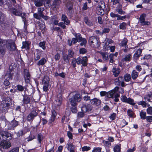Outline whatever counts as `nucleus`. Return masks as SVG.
<instances>
[{
  "instance_id": "a19ab883",
  "label": "nucleus",
  "mask_w": 152,
  "mask_h": 152,
  "mask_svg": "<svg viewBox=\"0 0 152 152\" xmlns=\"http://www.w3.org/2000/svg\"><path fill=\"white\" fill-rule=\"evenodd\" d=\"M68 150H73L75 148V145L70 143H68L66 145Z\"/></svg>"
},
{
  "instance_id": "6ab92c4d",
  "label": "nucleus",
  "mask_w": 152,
  "mask_h": 152,
  "mask_svg": "<svg viewBox=\"0 0 152 152\" xmlns=\"http://www.w3.org/2000/svg\"><path fill=\"white\" fill-rule=\"evenodd\" d=\"M62 21H63L64 24L67 25H70V21L68 19L67 17L64 14H62L61 16Z\"/></svg>"
},
{
  "instance_id": "6e6d98bb",
  "label": "nucleus",
  "mask_w": 152,
  "mask_h": 152,
  "mask_svg": "<svg viewBox=\"0 0 152 152\" xmlns=\"http://www.w3.org/2000/svg\"><path fill=\"white\" fill-rule=\"evenodd\" d=\"M114 56V54H111L109 55V57L110 58V62L113 63L115 61L113 60Z\"/></svg>"
},
{
  "instance_id": "f8f14e48",
  "label": "nucleus",
  "mask_w": 152,
  "mask_h": 152,
  "mask_svg": "<svg viewBox=\"0 0 152 152\" xmlns=\"http://www.w3.org/2000/svg\"><path fill=\"white\" fill-rule=\"evenodd\" d=\"M61 3V0H54L52 1L51 6L53 9L56 10L59 8Z\"/></svg>"
},
{
  "instance_id": "a878e982",
  "label": "nucleus",
  "mask_w": 152,
  "mask_h": 152,
  "mask_svg": "<svg viewBox=\"0 0 152 152\" xmlns=\"http://www.w3.org/2000/svg\"><path fill=\"white\" fill-rule=\"evenodd\" d=\"M84 20L86 24L89 26H92L93 25L92 22L87 17H85L84 18Z\"/></svg>"
},
{
  "instance_id": "72a5a7b5",
  "label": "nucleus",
  "mask_w": 152,
  "mask_h": 152,
  "mask_svg": "<svg viewBox=\"0 0 152 152\" xmlns=\"http://www.w3.org/2000/svg\"><path fill=\"white\" fill-rule=\"evenodd\" d=\"M49 81V77L48 76H45L43 79L42 83L43 84H48Z\"/></svg>"
},
{
  "instance_id": "bb28decb",
  "label": "nucleus",
  "mask_w": 152,
  "mask_h": 152,
  "mask_svg": "<svg viewBox=\"0 0 152 152\" xmlns=\"http://www.w3.org/2000/svg\"><path fill=\"white\" fill-rule=\"evenodd\" d=\"M138 76V73L135 70H133L131 73V76L133 80H135Z\"/></svg>"
},
{
  "instance_id": "0eeeda50",
  "label": "nucleus",
  "mask_w": 152,
  "mask_h": 152,
  "mask_svg": "<svg viewBox=\"0 0 152 152\" xmlns=\"http://www.w3.org/2000/svg\"><path fill=\"white\" fill-rule=\"evenodd\" d=\"M115 85L118 86H121L122 87H125L126 86L125 83L123 81V77L122 76H119L115 80Z\"/></svg>"
},
{
  "instance_id": "473e14b6",
  "label": "nucleus",
  "mask_w": 152,
  "mask_h": 152,
  "mask_svg": "<svg viewBox=\"0 0 152 152\" xmlns=\"http://www.w3.org/2000/svg\"><path fill=\"white\" fill-rule=\"evenodd\" d=\"M22 48H26L27 49H29L30 48V44L27 42H23Z\"/></svg>"
},
{
  "instance_id": "f257e3e1",
  "label": "nucleus",
  "mask_w": 152,
  "mask_h": 152,
  "mask_svg": "<svg viewBox=\"0 0 152 152\" xmlns=\"http://www.w3.org/2000/svg\"><path fill=\"white\" fill-rule=\"evenodd\" d=\"M9 10L12 14L15 16H21L24 24H25L27 22L26 20V15L25 13H22L21 11H18L16 9L13 7L10 9Z\"/></svg>"
},
{
  "instance_id": "e2e57ef3",
  "label": "nucleus",
  "mask_w": 152,
  "mask_h": 152,
  "mask_svg": "<svg viewBox=\"0 0 152 152\" xmlns=\"http://www.w3.org/2000/svg\"><path fill=\"white\" fill-rule=\"evenodd\" d=\"M34 18L38 20H40L41 17L39 12L34 14Z\"/></svg>"
},
{
  "instance_id": "cd10ccee",
  "label": "nucleus",
  "mask_w": 152,
  "mask_h": 152,
  "mask_svg": "<svg viewBox=\"0 0 152 152\" xmlns=\"http://www.w3.org/2000/svg\"><path fill=\"white\" fill-rule=\"evenodd\" d=\"M34 4L37 7H40L43 4V0H35L34 2Z\"/></svg>"
},
{
  "instance_id": "774afa93",
  "label": "nucleus",
  "mask_w": 152,
  "mask_h": 152,
  "mask_svg": "<svg viewBox=\"0 0 152 152\" xmlns=\"http://www.w3.org/2000/svg\"><path fill=\"white\" fill-rule=\"evenodd\" d=\"M80 53L81 54H84L87 52V50L85 48H82L80 49Z\"/></svg>"
},
{
  "instance_id": "6e6552de",
  "label": "nucleus",
  "mask_w": 152,
  "mask_h": 152,
  "mask_svg": "<svg viewBox=\"0 0 152 152\" xmlns=\"http://www.w3.org/2000/svg\"><path fill=\"white\" fill-rule=\"evenodd\" d=\"M10 99L9 97L6 98L4 100L2 101L0 105V107H2L3 108L7 109V108L10 106ZM5 110V109H4V110Z\"/></svg>"
},
{
  "instance_id": "4468645a",
  "label": "nucleus",
  "mask_w": 152,
  "mask_h": 152,
  "mask_svg": "<svg viewBox=\"0 0 152 152\" xmlns=\"http://www.w3.org/2000/svg\"><path fill=\"white\" fill-rule=\"evenodd\" d=\"M6 43L7 48L10 50L13 51L15 50L16 47L15 43L13 42H10Z\"/></svg>"
},
{
  "instance_id": "5fc2aeb1",
  "label": "nucleus",
  "mask_w": 152,
  "mask_h": 152,
  "mask_svg": "<svg viewBox=\"0 0 152 152\" xmlns=\"http://www.w3.org/2000/svg\"><path fill=\"white\" fill-rule=\"evenodd\" d=\"M120 146L119 145H116L114 148V152H120Z\"/></svg>"
},
{
  "instance_id": "7ed1b4c3",
  "label": "nucleus",
  "mask_w": 152,
  "mask_h": 152,
  "mask_svg": "<svg viewBox=\"0 0 152 152\" xmlns=\"http://www.w3.org/2000/svg\"><path fill=\"white\" fill-rule=\"evenodd\" d=\"M80 106L81 108V110L84 112L90 111L93 108L91 105L89 104H87L86 103L84 102H82L80 105Z\"/></svg>"
},
{
  "instance_id": "09e8293b",
  "label": "nucleus",
  "mask_w": 152,
  "mask_h": 152,
  "mask_svg": "<svg viewBox=\"0 0 152 152\" xmlns=\"http://www.w3.org/2000/svg\"><path fill=\"white\" fill-rule=\"evenodd\" d=\"M103 59L105 61H108L109 59L108 55L104 53H102L101 54Z\"/></svg>"
},
{
  "instance_id": "37998d69",
  "label": "nucleus",
  "mask_w": 152,
  "mask_h": 152,
  "mask_svg": "<svg viewBox=\"0 0 152 152\" xmlns=\"http://www.w3.org/2000/svg\"><path fill=\"white\" fill-rule=\"evenodd\" d=\"M132 58V56L130 54H129L128 55H126L125 56V57L123 59V60L124 61H130Z\"/></svg>"
},
{
  "instance_id": "423d86ee",
  "label": "nucleus",
  "mask_w": 152,
  "mask_h": 152,
  "mask_svg": "<svg viewBox=\"0 0 152 152\" xmlns=\"http://www.w3.org/2000/svg\"><path fill=\"white\" fill-rule=\"evenodd\" d=\"M76 63L78 65L82 64L83 66H86L87 64L88 58L87 57L85 56L82 58L78 57L76 59Z\"/></svg>"
},
{
  "instance_id": "b1692460",
  "label": "nucleus",
  "mask_w": 152,
  "mask_h": 152,
  "mask_svg": "<svg viewBox=\"0 0 152 152\" xmlns=\"http://www.w3.org/2000/svg\"><path fill=\"white\" fill-rule=\"evenodd\" d=\"M128 42V40L126 38H124L123 40L121 42L120 44L121 46L125 48H128V45L127 43Z\"/></svg>"
},
{
  "instance_id": "603ef678",
  "label": "nucleus",
  "mask_w": 152,
  "mask_h": 152,
  "mask_svg": "<svg viewBox=\"0 0 152 152\" xmlns=\"http://www.w3.org/2000/svg\"><path fill=\"white\" fill-rule=\"evenodd\" d=\"M104 145V146L106 147H109L111 145V143L108 141H107L106 140H103V141Z\"/></svg>"
},
{
  "instance_id": "0e129e2a",
  "label": "nucleus",
  "mask_w": 152,
  "mask_h": 152,
  "mask_svg": "<svg viewBox=\"0 0 152 152\" xmlns=\"http://www.w3.org/2000/svg\"><path fill=\"white\" fill-rule=\"evenodd\" d=\"M16 66L14 63H12L9 66V70L12 71L14 68H15Z\"/></svg>"
},
{
  "instance_id": "1a4fd4ad",
  "label": "nucleus",
  "mask_w": 152,
  "mask_h": 152,
  "mask_svg": "<svg viewBox=\"0 0 152 152\" xmlns=\"http://www.w3.org/2000/svg\"><path fill=\"white\" fill-rule=\"evenodd\" d=\"M105 7V5L104 3H101V5H99L97 8V12L98 14L100 15H103L104 13V9Z\"/></svg>"
},
{
  "instance_id": "9d476101",
  "label": "nucleus",
  "mask_w": 152,
  "mask_h": 152,
  "mask_svg": "<svg viewBox=\"0 0 152 152\" xmlns=\"http://www.w3.org/2000/svg\"><path fill=\"white\" fill-rule=\"evenodd\" d=\"M37 115V113L36 111L33 110L28 115L27 118V120L28 121H32L34 119L35 117Z\"/></svg>"
},
{
  "instance_id": "f03ea898",
  "label": "nucleus",
  "mask_w": 152,
  "mask_h": 152,
  "mask_svg": "<svg viewBox=\"0 0 152 152\" xmlns=\"http://www.w3.org/2000/svg\"><path fill=\"white\" fill-rule=\"evenodd\" d=\"M88 42L91 47L95 48L99 47L100 44L99 40L94 36L90 37Z\"/></svg>"
},
{
  "instance_id": "39448f33",
  "label": "nucleus",
  "mask_w": 152,
  "mask_h": 152,
  "mask_svg": "<svg viewBox=\"0 0 152 152\" xmlns=\"http://www.w3.org/2000/svg\"><path fill=\"white\" fill-rule=\"evenodd\" d=\"M12 138L11 134L7 132L2 131L0 132V139L3 140L7 139V140H11Z\"/></svg>"
},
{
  "instance_id": "f3484780",
  "label": "nucleus",
  "mask_w": 152,
  "mask_h": 152,
  "mask_svg": "<svg viewBox=\"0 0 152 152\" xmlns=\"http://www.w3.org/2000/svg\"><path fill=\"white\" fill-rule=\"evenodd\" d=\"M90 102L91 104L96 106L99 105L101 102L100 100L96 98L91 99Z\"/></svg>"
},
{
  "instance_id": "f704fd0d",
  "label": "nucleus",
  "mask_w": 152,
  "mask_h": 152,
  "mask_svg": "<svg viewBox=\"0 0 152 152\" xmlns=\"http://www.w3.org/2000/svg\"><path fill=\"white\" fill-rule=\"evenodd\" d=\"M17 86L18 91L20 92H22L23 91L25 93L26 89L25 87H23L20 85H17Z\"/></svg>"
},
{
  "instance_id": "bf43d9fd",
  "label": "nucleus",
  "mask_w": 152,
  "mask_h": 152,
  "mask_svg": "<svg viewBox=\"0 0 152 152\" xmlns=\"http://www.w3.org/2000/svg\"><path fill=\"white\" fill-rule=\"evenodd\" d=\"M117 12L120 14H124L125 12L123 11L122 9L118 8L116 10Z\"/></svg>"
},
{
  "instance_id": "393cba45",
  "label": "nucleus",
  "mask_w": 152,
  "mask_h": 152,
  "mask_svg": "<svg viewBox=\"0 0 152 152\" xmlns=\"http://www.w3.org/2000/svg\"><path fill=\"white\" fill-rule=\"evenodd\" d=\"M47 62V60L45 58H42L37 62V64L39 66H43Z\"/></svg>"
},
{
  "instance_id": "c756f323",
  "label": "nucleus",
  "mask_w": 152,
  "mask_h": 152,
  "mask_svg": "<svg viewBox=\"0 0 152 152\" xmlns=\"http://www.w3.org/2000/svg\"><path fill=\"white\" fill-rule=\"evenodd\" d=\"M62 58L64 61L66 63H69V60H70V57L68 56V55L66 54H63Z\"/></svg>"
},
{
  "instance_id": "de8ad7c7",
  "label": "nucleus",
  "mask_w": 152,
  "mask_h": 152,
  "mask_svg": "<svg viewBox=\"0 0 152 152\" xmlns=\"http://www.w3.org/2000/svg\"><path fill=\"white\" fill-rule=\"evenodd\" d=\"M76 38L78 42H81V41L84 38H82L81 36V35L80 34H77L75 35Z\"/></svg>"
},
{
  "instance_id": "680f3d73",
  "label": "nucleus",
  "mask_w": 152,
  "mask_h": 152,
  "mask_svg": "<svg viewBox=\"0 0 152 152\" xmlns=\"http://www.w3.org/2000/svg\"><path fill=\"white\" fill-rule=\"evenodd\" d=\"M147 112L148 114L152 115V107H148L147 109Z\"/></svg>"
},
{
  "instance_id": "13d9d810",
  "label": "nucleus",
  "mask_w": 152,
  "mask_h": 152,
  "mask_svg": "<svg viewBox=\"0 0 152 152\" xmlns=\"http://www.w3.org/2000/svg\"><path fill=\"white\" fill-rule=\"evenodd\" d=\"M39 47H41L43 50H45V42H40L39 44Z\"/></svg>"
},
{
  "instance_id": "412c9836",
  "label": "nucleus",
  "mask_w": 152,
  "mask_h": 152,
  "mask_svg": "<svg viewBox=\"0 0 152 152\" xmlns=\"http://www.w3.org/2000/svg\"><path fill=\"white\" fill-rule=\"evenodd\" d=\"M12 71L9 70L8 71L5 76V78L8 80L11 79L13 75V73H12Z\"/></svg>"
},
{
  "instance_id": "c03bdc74",
  "label": "nucleus",
  "mask_w": 152,
  "mask_h": 152,
  "mask_svg": "<svg viewBox=\"0 0 152 152\" xmlns=\"http://www.w3.org/2000/svg\"><path fill=\"white\" fill-rule=\"evenodd\" d=\"M43 4L45 7H49V4L51 2V0H43Z\"/></svg>"
},
{
  "instance_id": "4c0bfd02",
  "label": "nucleus",
  "mask_w": 152,
  "mask_h": 152,
  "mask_svg": "<svg viewBox=\"0 0 152 152\" xmlns=\"http://www.w3.org/2000/svg\"><path fill=\"white\" fill-rule=\"evenodd\" d=\"M69 102L72 106H76L77 105L76 101L72 97L69 100Z\"/></svg>"
},
{
  "instance_id": "9b49d317",
  "label": "nucleus",
  "mask_w": 152,
  "mask_h": 152,
  "mask_svg": "<svg viewBox=\"0 0 152 152\" xmlns=\"http://www.w3.org/2000/svg\"><path fill=\"white\" fill-rule=\"evenodd\" d=\"M11 146L10 142L4 140L1 142L0 144V147L1 148L4 149H7Z\"/></svg>"
},
{
  "instance_id": "49530a36",
  "label": "nucleus",
  "mask_w": 152,
  "mask_h": 152,
  "mask_svg": "<svg viewBox=\"0 0 152 152\" xmlns=\"http://www.w3.org/2000/svg\"><path fill=\"white\" fill-rule=\"evenodd\" d=\"M146 15L145 14H143L140 16L139 18V20L140 23H143V22L145 20Z\"/></svg>"
},
{
  "instance_id": "aec40b11",
  "label": "nucleus",
  "mask_w": 152,
  "mask_h": 152,
  "mask_svg": "<svg viewBox=\"0 0 152 152\" xmlns=\"http://www.w3.org/2000/svg\"><path fill=\"white\" fill-rule=\"evenodd\" d=\"M142 49H138L134 54V58L136 59H137L140 56L142 52Z\"/></svg>"
},
{
  "instance_id": "ddd939ff",
  "label": "nucleus",
  "mask_w": 152,
  "mask_h": 152,
  "mask_svg": "<svg viewBox=\"0 0 152 152\" xmlns=\"http://www.w3.org/2000/svg\"><path fill=\"white\" fill-rule=\"evenodd\" d=\"M121 100L123 102L128 103L131 105H134L135 103L134 102V101L133 99L130 98H127V97L124 96H122L121 98Z\"/></svg>"
},
{
  "instance_id": "4d7b16f0",
  "label": "nucleus",
  "mask_w": 152,
  "mask_h": 152,
  "mask_svg": "<svg viewBox=\"0 0 152 152\" xmlns=\"http://www.w3.org/2000/svg\"><path fill=\"white\" fill-rule=\"evenodd\" d=\"M68 56L69 57L71 58L73 57L74 55V52L71 49H69L68 51Z\"/></svg>"
},
{
  "instance_id": "2eb2a0df",
  "label": "nucleus",
  "mask_w": 152,
  "mask_h": 152,
  "mask_svg": "<svg viewBox=\"0 0 152 152\" xmlns=\"http://www.w3.org/2000/svg\"><path fill=\"white\" fill-rule=\"evenodd\" d=\"M42 52L41 51L38 50H37L34 53V59L35 61H37L40 59L42 56Z\"/></svg>"
},
{
  "instance_id": "7c9ffc66",
  "label": "nucleus",
  "mask_w": 152,
  "mask_h": 152,
  "mask_svg": "<svg viewBox=\"0 0 152 152\" xmlns=\"http://www.w3.org/2000/svg\"><path fill=\"white\" fill-rule=\"evenodd\" d=\"M124 80L126 82H129L131 80V77L130 75L128 73L125 74L124 76Z\"/></svg>"
},
{
  "instance_id": "c9c22d12",
  "label": "nucleus",
  "mask_w": 152,
  "mask_h": 152,
  "mask_svg": "<svg viewBox=\"0 0 152 152\" xmlns=\"http://www.w3.org/2000/svg\"><path fill=\"white\" fill-rule=\"evenodd\" d=\"M37 139L39 142L40 144H41L42 141L44 139V136L41 133H39L37 134Z\"/></svg>"
},
{
  "instance_id": "a211bd4d",
  "label": "nucleus",
  "mask_w": 152,
  "mask_h": 152,
  "mask_svg": "<svg viewBox=\"0 0 152 152\" xmlns=\"http://www.w3.org/2000/svg\"><path fill=\"white\" fill-rule=\"evenodd\" d=\"M62 100V95L60 94H58L55 100L56 105L58 106L60 105L61 104Z\"/></svg>"
},
{
  "instance_id": "69168bd1",
  "label": "nucleus",
  "mask_w": 152,
  "mask_h": 152,
  "mask_svg": "<svg viewBox=\"0 0 152 152\" xmlns=\"http://www.w3.org/2000/svg\"><path fill=\"white\" fill-rule=\"evenodd\" d=\"M19 148L18 147L13 148L10 151L11 152H19Z\"/></svg>"
},
{
  "instance_id": "dca6fc26",
  "label": "nucleus",
  "mask_w": 152,
  "mask_h": 152,
  "mask_svg": "<svg viewBox=\"0 0 152 152\" xmlns=\"http://www.w3.org/2000/svg\"><path fill=\"white\" fill-rule=\"evenodd\" d=\"M23 104H29L31 102L30 98L27 95H23Z\"/></svg>"
},
{
  "instance_id": "79ce46f5",
  "label": "nucleus",
  "mask_w": 152,
  "mask_h": 152,
  "mask_svg": "<svg viewBox=\"0 0 152 152\" xmlns=\"http://www.w3.org/2000/svg\"><path fill=\"white\" fill-rule=\"evenodd\" d=\"M39 26L40 28L42 30H45V23L44 22H42H42L39 21Z\"/></svg>"
},
{
  "instance_id": "e433bc0d",
  "label": "nucleus",
  "mask_w": 152,
  "mask_h": 152,
  "mask_svg": "<svg viewBox=\"0 0 152 152\" xmlns=\"http://www.w3.org/2000/svg\"><path fill=\"white\" fill-rule=\"evenodd\" d=\"M10 125L11 126V127L14 128L18 125V122L14 119L11 121Z\"/></svg>"
},
{
  "instance_id": "2f4dec72",
  "label": "nucleus",
  "mask_w": 152,
  "mask_h": 152,
  "mask_svg": "<svg viewBox=\"0 0 152 152\" xmlns=\"http://www.w3.org/2000/svg\"><path fill=\"white\" fill-rule=\"evenodd\" d=\"M72 97L74 98L77 102H79L81 100L80 95L78 93H76Z\"/></svg>"
},
{
  "instance_id": "338daca9",
  "label": "nucleus",
  "mask_w": 152,
  "mask_h": 152,
  "mask_svg": "<svg viewBox=\"0 0 152 152\" xmlns=\"http://www.w3.org/2000/svg\"><path fill=\"white\" fill-rule=\"evenodd\" d=\"M90 149V147L87 146H84L82 148V150L83 151H88Z\"/></svg>"
},
{
  "instance_id": "3c124183",
  "label": "nucleus",
  "mask_w": 152,
  "mask_h": 152,
  "mask_svg": "<svg viewBox=\"0 0 152 152\" xmlns=\"http://www.w3.org/2000/svg\"><path fill=\"white\" fill-rule=\"evenodd\" d=\"M126 23L124 22H123L120 24L119 26L120 28L123 30L124 29L126 28Z\"/></svg>"
},
{
  "instance_id": "5701e85b",
  "label": "nucleus",
  "mask_w": 152,
  "mask_h": 152,
  "mask_svg": "<svg viewBox=\"0 0 152 152\" xmlns=\"http://www.w3.org/2000/svg\"><path fill=\"white\" fill-rule=\"evenodd\" d=\"M112 72L114 76L116 77L119 75L120 72V70L119 68H114L113 69Z\"/></svg>"
},
{
  "instance_id": "052dcab7",
  "label": "nucleus",
  "mask_w": 152,
  "mask_h": 152,
  "mask_svg": "<svg viewBox=\"0 0 152 152\" xmlns=\"http://www.w3.org/2000/svg\"><path fill=\"white\" fill-rule=\"evenodd\" d=\"M44 9L43 7H39L38 8V11L40 15L43 14V12L44 11Z\"/></svg>"
},
{
  "instance_id": "58836bf2",
  "label": "nucleus",
  "mask_w": 152,
  "mask_h": 152,
  "mask_svg": "<svg viewBox=\"0 0 152 152\" xmlns=\"http://www.w3.org/2000/svg\"><path fill=\"white\" fill-rule=\"evenodd\" d=\"M56 115L57 114L56 111L54 110L52 112V115L50 118V120L52 121H54Z\"/></svg>"
},
{
  "instance_id": "20e7f679",
  "label": "nucleus",
  "mask_w": 152,
  "mask_h": 152,
  "mask_svg": "<svg viewBox=\"0 0 152 152\" xmlns=\"http://www.w3.org/2000/svg\"><path fill=\"white\" fill-rule=\"evenodd\" d=\"M117 92L121 94H123L124 92V90L121 88H119L117 86L116 87L107 94V96L109 98H113L114 93Z\"/></svg>"
},
{
  "instance_id": "864d4df0",
  "label": "nucleus",
  "mask_w": 152,
  "mask_h": 152,
  "mask_svg": "<svg viewBox=\"0 0 152 152\" xmlns=\"http://www.w3.org/2000/svg\"><path fill=\"white\" fill-rule=\"evenodd\" d=\"M87 95L83 97V99L84 101H87L89 100H91V98L89 95Z\"/></svg>"
},
{
  "instance_id": "ea45409f",
  "label": "nucleus",
  "mask_w": 152,
  "mask_h": 152,
  "mask_svg": "<svg viewBox=\"0 0 152 152\" xmlns=\"http://www.w3.org/2000/svg\"><path fill=\"white\" fill-rule=\"evenodd\" d=\"M140 116L141 119H145L146 118V113L145 112L142 111L140 112Z\"/></svg>"
},
{
  "instance_id": "a18cd8bd",
  "label": "nucleus",
  "mask_w": 152,
  "mask_h": 152,
  "mask_svg": "<svg viewBox=\"0 0 152 152\" xmlns=\"http://www.w3.org/2000/svg\"><path fill=\"white\" fill-rule=\"evenodd\" d=\"M67 7L69 12L72 10L73 8V4L71 1H69L67 5Z\"/></svg>"
},
{
  "instance_id": "8fccbe9b",
  "label": "nucleus",
  "mask_w": 152,
  "mask_h": 152,
  "mask_svg": "<svg viewBox=\"0 0 152 152\" xmlns=\"http://www.w3.org/2000/svg\"><path fill=\"white\" fill-rule=\"evenodd\" d=\"M34 135L31 134L29 137L25 139V140L26 141L29 142L34 139Z\"/></svg>"
},
{
  "instance_id": "4be33fe9",
  "label": "nucleus",
  "mask_w": 152,
  "mask_h": 152,
  "mask_svg": "<svg viewBox=\"0 0 152 152\" xmlns=\"http://www.w3.org/2000/svg\"><path fill=\"white\" fill-rule=\"evenodd\" d=\"M23 72L25 80H29L30 77V75L28 70L26 69H25Z\"/></svg>"
},
{
  "instance_id": "c85d7f7f",
  "label": "nucleus",
  "mask_w": 152,
  "mask_h": 152,
  "mask_svg": "<svg viewBox=\"0 0 152 152\" xmlns=\"http://www.w3.org/2000/svg\"><path fill=\"white\" fill-rule=\"evenodd\" d=\"M6 49L4 46L0 47V56H3L5 54Z\"/></svg>"
}]
</instances>
